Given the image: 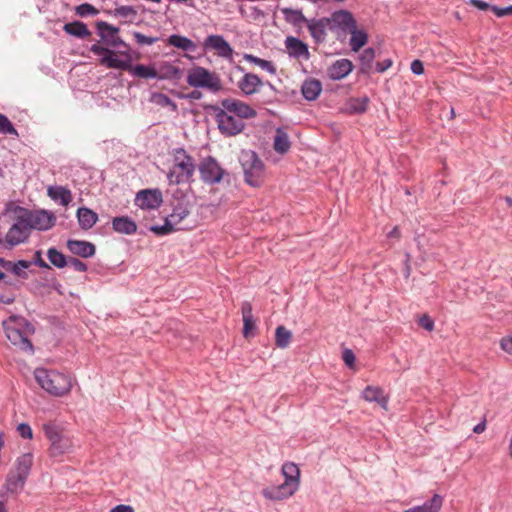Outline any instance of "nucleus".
<instances>
[{
  "instance_id": "f257e3e1",
  "label": "nucleus",
  "mask_w": 512,
  "mask_h": 512,
  "mask_svg": "<svg viewBox=\"0 0 512 512\" xmlns=\"http://www.w3.org/2000/svg\"><path fill=\"white\" fill-rule=\"evenodd\" d=\"M284 482L280 485L266 487L262 490L264 498L271 501H281L292 496L300 484V469L293 462H285L281 467Z\"/></svg>"
},
{
  "instance_id": "f03ea898",
  "label": "nucleus",
  "mask_w": 512,
  "mask_h": 512,
  "mask_svg": "<svg viewBox=\"0 0 512 512\" xmlns=\"http://www.w3.org/2000/svg\"><path fill=\"white\" fill-rule=\"evenodd\" d=\"M3 328L7 339L14 346L23 351L32 350L29 336L34 333V327L26 319L12 315L3 321Z\"/></svg>"
},
{
  "instance_id": "7ed1b4c3",
  "label": "nucleus",
  "mask_w": 512,
  "mask_h": 512,
  "mask_svg": "<svg viewBox=\"0 0 512 512\" xmlns=\"http://www.w3.org/2000/svg\"><path fill=\"white\" fill-rule=\"evenodd\" d=\"M195 160L184 149H176L172 153V163L167 173L171 185L188 183L195 172Z\"/></svg>"
},
{
  "instance_id": "20e7f679",
  "label": "nucleus",
  "mask_w": 512,
  "mask_h": 512,
  "mask_svg": "<svg viewBox=\"0 0 512 512\" xmlns=\"http://www.w3.org/2000/svg\"><path fill=\"white\" fill-rule=\"evenodd\" d=\"M34 375L41 388L53 396H64L72 388L70 376L56 370L37 368Z\"/></svg>"
},
{
  "instance_id": "39448f33",
  "label": "nucleus",
  "mask_w": 512,
  "mask_h": 512,
  "mask_svg": "<svg viewBox=\"0 0 512 512\" xmlns=\"http://www.w3.org/2000/svg\"><path fill=\"white\" fill-rule=\"evenodd\" d=\"M46 438L50 442L48 455L50 458H58L64 454L72 452V440L65 434L64 429L52 422L45 423L42 426Z\"/></svg>"
},
{
  "instance_id": "423d86ee",
  "label": "nucleus",
  "mask_w": 512,
  "mask_h": 512,
  "mask_svg": "<svg viewBox=\"0 0 512 512\" xmlns=\"http://www.w3.org/2000/svg\"><path fill=\"white\" fill-rule=\"evenodd\" d=\"M186 82L193 88H203L213 93L222 89L219 74L202 66L191 67L187 71Z\"/></svg>"
},
{
  "instance_id": "0eeeda50",
  "label": "nucleus",
  "mask_w": 512,
  "mask_h": 512,
  "mask_svg": "<svg viewBox=\"0 0 512 512\" xmlns=\"http://www.w3.org/2000/svg\"><path fill=\"white\" fill-rule=\"evenodd\" d=\"M12 211L14 223L6 233L5 241L9 246L14 247L28 240L31 229L24 214L17 212V206Z\"/></svg>"
},
{
  "instance_id": "6e6552de",
  "label": "nucleus",
  "mask_w": 512,
  "mask_h": 512,
  "mask_svg": "<svg viewBox=\"0 0 512 512\" xmlns=\"http://www.w3.org/2000/svg\"><path fill=\"white\" fill-rule=\"evenodd\" d=\"M245 181L258 187L262 183L264 174V165L254 152L246 153L242 159Z\"/></svg>"
},
{
  "instance_id": "1a4fd4ad",
  "label": "nucleus",
  "mask_w": 512,
  "mask_h": 512,
  "mask_svg": "<svg viewBox=\"0 0 512 512\" xmlns=\"http://www.w3.org/2000/svg\"><path fill=\"white\" fill-rule=\"evenodd\" d=\"M17 212L24 214L31 231L33 229L48 230L55 225V216L47 211H31L21 206H17Z\"/></svg>"
},
{
  "instance_id": "9d476101",
  "label": "nucleus",
  "mask_w": 512,
  "mask_h": 512,
  "mask_svg": "<svg viewBox=\"0 0 512 512\" xmlns=\"http://www.w3.org/2000/svg\"><path fill=\"white\" fill-rule=\"evenodd\" d=\"M218 128L226 136H235L243 131L245 123L241 119H236L232 113L223 108L216 115Z\"/></svg>"
},
{
  "instance_id": "9b49d317",
  "label": "nucleus",
  "mask_w": 512,
  "mask_h": 512,
  "mask_svg": "<svg viewBox=\"0 0 512 512\" xmlns=\"http://www.w3.org/2000/svg\"><path fill=\"white\" fill-rule=\"evenodd\" d=\"M222 107L228 112L236 115L239 119L254 118L257 112L249 104L234 98H228L221 101Z\"/></svg>"
},
{
  "instance_id": "f8f14e48",
  "label": "nucleus",
  "mask_w": 512,
  "mask_h": 512,
  "mask_svg": "<svg viewBox=\"0 0 512 512\" xmlns=\"http://www.w3.org/2000/svg\"><path fill=\"white\" fill-rule=\"evenodd\" d=\"M163 202L159 189H144L136 194L135 204L141 209H157Z\"/></svg>"
},
{
  "instance_id": "ddd939ff",
  "label": "nucleus",
  "mask_w": 512,
  "mask_h": 512,
  "mask_svg": "<svg viewBox=\"0 0 512 512\" xmlns=\"http://www.w3.org/2000/svg\"><path fill=\"white\" fill-rule=\"evenodd\" d=\"M199 171L202 180L207 183H218L223 176L222 168L212 157H208L201 162Z\"/></svg>"
},
{
  "instance_id": "4468645a",
  "label": "nucleus",
  "mask_w": 512,
  "mask_h": 512,
  "mask_svg": "<svg viewBox=\"0 0 512 512\" xmlns=\"http://www.w3.org/2000/svg\"><path fill=\"white\" fill-rule=\"evenodd\" d=\"M204 47L216 52L219 57L232 61L233 49L221 35H209L204 41Z\"/></svg>"
},
{
  "instance_id": "2eb2a0df",
  "label": "nucleus",
  "mask_w": 512,
  "mask_h": 512,
  "mask_svg": "<svg viewBox=\"0 0 512 512\" xmlns=\"http://www.w3.org/2000/svg\"><path fill=\"white\" fill-rule=\"evenodd\" d=\"M327 20L330 24V30L338 28L344 32H349L357 25L353 15L346 10H339L332 13L331 17L327 18Z\"/></svg>"
},
{
  "instance_id": "dca6fc26",
  "label": "nucleus",
  "mask_w": 512,
  "mask_h": 512,
  "mask_svg": "<svg viewBox=\"0 0 512 512\" xmlns=\"http://www.w3.org/2000/svg\"><path fill=\"white\" fill-rule=\"evenodd\" d=\"M96 26L99 36L105 44L111 47L124 45V42L118 36L119 28L104 21L97 22Z\"/></svg>"
},
{
  "instance_id": "f3484780",
  "label": "nucleus",
  "mask_w": 512,
  "mask_h": 512,
  "mask_svg": "<svg viewBox=\"0 0 512 512\" xmlns=\"http://www.w3.org/2000/svg\"><path fill=\"white\" fill-rule=\"evenodd\" d=\"M263 86L261 78L254 73H246L238 82V88L244 95L250 96L260 91Z\"/></svg>"
},
{
  "instance_id": "a211bd4d",
  "label": "nucleus",
  "mask_w": 512,
  "mask_h": 512,
  "mask_svg": "<svg viewBox=\"0 0 512 512\" xmlns=\"http://www.w3.org/2000/svg\"><path fill=\"white\" fill-rule=\"evenodd\" d=\"M353 70V64L348 59H339L331 64L327 69V75L332 80H341L349 75Z\"/></svg>"
},
{
  "instance_id": "6ab92c4d",
  "label": "nucleus",
  "mask_w": 512,
  "mask_h": 512,
  "mask_svg": "<svg viewBox=\"0 0 512 512\" xmlns=\"http://www.w3.org/2000/svg\"><path fill=\"white\" fill-rule=\"evenodd\" d=\"M285 46L288 54L292 57L302 58L304 60H308L310 58L308 46L298 38L292 36L287 37L285 40Z\"/></svg>"
},
{
  "instance_id": "aec40b11",
  "label": "nucleus",
  "mask_w": 512,
  "mask_h": 512,
  "mask_svg": "<svg viewBox=\"0 0 512 512\" xmlns=\"http://www.w3.org/2000/svg\"><path fill=\"white\" fill-rule=\"evenodd\" d=\"M156 78L160 80H179L182 77L181 69L171 62L163 61L157 64Z\"/></svg>"
},
{
  "instance_id": "412c9836",
  "label": "nucleus",
  "mask_w": 512,
  "mask_h": 512,
  "mask_svg": "<svg viewBox=\"0 0 512 512\" xmlns=\"http://www.w3.org/2000/svg\"><path fill=\"white\" fill-rule=\"evenodd\" d=\"M243 318V335L249 338L255 335L256 322L253 317L252 305L249 302H244L241 307Z\"/></svg>"
},
{
  "instance_id": "4be33fe9",
  "label": "nucleus",
  "mask_w": 512,
  "mask_h": 512,
  "mask_svg": "<svg viewBox=\"0 0 512 512\" xmlns=\"http://www.w3.org/2000/svg\"><path fill=\"white\" fill-rule=\"evenodd\" d=\"M124 55L127 58L126 60L120 59L118 54L110 49L106 56L100 59V64L110 69H121L127 71L130 68V59L127 54Z\"/></svg>"
},
{
  "instance_id": "5701e85b",
  "label": "nucleus",
  "mask_w": 512,
  "mask_h": 512,
  "mask_svg": "<svg viewBox=\"0 0 512 512\" xmlns=\"http://www.w3.org/2000/svg\"><path fill=\"white\" fill-rule=\"evenodd\" d=\"M362 397L368 402H375L385 410L388 405V397L383 394V389L378 386L368 385L362 391Z\"/></svg>"
},
{
  "instance_id": "b1692460",
  "label": "nucleus",
  "mask_w": 512,
  "mask_h": 512,
  "mask_svg": "<svg viewBox=\"0 0 512 512\" xmlns=\"http://www.w3.org/2000/svg\"><path fill=\"white\" fill-rule=\"evenodd\" d=\"M67 247L75 255L87 258L95 254V246L86 241L69 240Z\"/></svg>"
},
{
  "instance_id": "393cba45",
  "label": "nucleus",
  "mask_w": 512,
  "mask_h": 512,
  "mask_svg": "<svg viewBox=\"0 0 512 512\" xmlns=\"http://www.w3.org/2000/svg\"><path fill=\"white\" fill-rule=\"evenodd\" d=\"M328 28L330 29V24L327 18H322L308 26L311 36L317 43H322L326 40Z\"/></svg>"
},
{
  "instance_id": "a878e982",
  "label": "nucleus",
  "mask_w": 512,
  "mask_h": 512,
  "mask_svg": "<svg viewBox=\"0 0 512 512\" xmlns=\"http://www.w3.org/2000/svg\"><path fill=\"white\" fill-rule=\"evenodd\" d=\"M112 227L117 233L127 235L134 234L137 230L136 223L127 216L115 217L112 220Z\"/></svg>"
},
{
  "instance_id": "bb28decb",
  "label": "nucleus",
  "mask_w": 512,
  "mask_h": 512,
  "mask_svg": "<svg viewBox=\"0 0 512 512\" xmlns=\"http://www.w3.org/2000/svg\"><path fill=\"white\" fill-rule=\"evenodd\" d=\"M33 464V456L31 453H25L17 459L16 474L18 481L27 480Z\"/></svg>"
},
{
  "instance_id": "cd10ccee",
  "label": "nucleus",
  "mask_w": 512,
  "mask_h": 512,
  "mask_svg": "<svg viewBox=\"0 0 512 512\" xmlns=\"http://www.w3.org/2000/svg\"><path fill=\"white\" fill-rule=\"evenodd\" d=\"M443 505V497L439 494H434L433 497L423 503L422 505L414 506L404 512H439Z\"/></svg>"
},
{
  "instance_id": "c85d7f7f",
  "label": "nucleus",
  "mask_w": 512,
  "mask_h": 512,
  "mask_svg": "<svg viewBox=\"0 0 512 512\" xmlns=\"http://www.w3.org/2000/svg\"><path fill=\"white\" fill-rule=\"evenodd\" d=\"M47 192L51 199L63 206H68L73 199L71 191L63 186H50Z\"/></svg>"
},
{
  "instance_id": "c756f323",
  "label": "nucleus",
  "mask_w": 512,
  "mask_h": 512,
  "mask_svg": "<svg viewBox=\"0 0 512 512\" xmlns=\"http://www.w3.org/2000/svg\"><path fill=\"white\" fill-rule=\"evenodd\" d=\"M301 90L306 100L313 101L320 95L322 84L317 79H307L303 82Z\"/></svg>"
},
{
  "instance_id": "7c9ffc66",
  "label": "nucleus",
  "mask_w": 512,
  "mask_h": 512,
  "mask_svg": "<svg viewBox=\"0 0 512 512\" xmlns=\"http://www.w3.org/2000/svg\"><path fill=\"white\" fill-rule=\"evenodd\" d=\"M77 218L82 229L92 228L98 220V215L89 208L81 207L77 210Z\"/></svg>"
},
{
  "instance_id": "2f4dec72",
  "label": "nucleus",
  "mask_w": 512,
  "mask_h": 512,
  "mask_svg": "<svg viewBox=\"0 0 512 512\" xmlns=\"http://www.w3.org/2000/svg\"><path fill=\"white\" fill-rule=\"evenodd\" d=\"M349 33L351 35L349 45L352 51L358 52L362 47H364L367 44V33L362 29H358L357 25L354 28H352L349 31Z\"/></svg>"
},
{
  "instance_id": "473e14b6",
  "label": "nucleus",
  "mask_w": 512,
  "mask_h": 512,
  "mask_svg": "<svg viewBox=\"0 0 512 512\" xmlns=\"http://www.w3.org/2000/svg\"><path fill=\"white\" fill-rule=\"evenodd\" d=\"M167 44L174 46L183 51H195L197 49L196 43L185 36L173 34L168 37Z\"/></svg>"
},
{
  "instance_id": "72a5a7b5",
  "label": "nucleus",
  "mask_w": 512,
  "mask_h": 512,
  "mask_svg": "<svg viewBox=\"0 0 512 512\" xmlns=\"http://www.w3.org/2000/svg\"><path fill=\"white\" fill-rule=\"evenodd\" d=\"M63 30L72 36L78 37V38H87L91 35V32L87 28L86 24L80 21H74L71 23H66L63 27Z\"/></svg>"
},
{
  "instance_id": "f704fd0d",
  "label": "nucleus",
  "mask_w": 512,
  "mask_h": 512,
  "mask_svg": "<svg viewBox=\"0 0 512 512\" xmlns=\"http://www.w3.org/2000/svg\"><path fill=\"white\" fill-rule=\"evenodd\" d=\"M368 102L367 97L351 98L346 102L344 111L350 115L364 113L367 110Z\"/></svg>"
},
{
  "instance_id": "c9c22d12",
  "label": "nucleus",
  "mask_w": 512,
  "mask_h": 512,
  "mask_svg": "<svg viewBox=\"0 0 512 512\" xmlns=\"http://www.w3.org/2000/svg\"><path fill=\"white\" fill-rule=\"evenodd\" d=\"M273 147L280 154H285L291 147L288 134L281 128L276 130Z\"/></svg>"
},
{
  "instance_id": "e433bc0d",
  "label": "nucleus",
  "mask_w": 512,
  "mask_h": 512,
  "mask_svg": "<svg viewBox=\"0 0 512 512\" xmlns=\"http://www.w3.org/2000/svg\"><path fill=\"white\" fill-rule=\"evenodd\" d=\"M127 71L129 73H132L134 76L142 79L156 78V68L153 66H145L142 64L132 66L130 64V68Z\"/></svg>"
},
{
  "instance_id": "4c0bfd02",
  "label": "nucleus",
  "mask_w": 512,
  "mask_h": 512,
  "mask_svg": "<svg viewBox=\"0 0 512 512\" xmlns=\"http://www.w3.org/2000/svg\"><path fill=\"white\" fill-rule=\"evenodd\" d=\"M3 267L7 270H11L16 276L27 278L28 275L25 272L31 265L29 261L19 260L18 262L2 261Z\"/></svg>"
},
{
  "instance_id": "58836bf2",
  "label": "nucleus",
  "mask_w": 512,
  "mask_h": 512,
  "mask_svg": "<svg viewBox=\"0 0 512 512\" xmlns=\"http://www.w3.org/2000/svg\"><path fill=\"white\" fill-rule=\"evenodd\" d=\"M25 483L26 480H23L22 482L20 480L18 481L17 474L10 472L7 475L6 483L0 492H6V496L8 497V493H17L18 488L20 490L23 489Z\"/></svg>"
},
{
  "instance_id": "ea45409f",
  "label": "nucleus",
  "mask_w": 512,
  "mask_h": 512,
  "mask_svg": "<svg viewBox=\"0 0 512 512\" xmlns=\"http://www.w3.org/2000/svg\"><path fill=\"white\" fill-rule=\"evenodd\" d=\"M244 60L250 62V63H253L259 67H261L263 70H266L267 72H269L270 74L274 75L276 74V67L275 65L270 62V61H267L265 59H261L257 56H254L252 54H244Z\"/></svg>"
},
{
  "instance_id": "a19ab883",
  "label": "nucleus",
  "mask_w": 512,
  "mask_h": 512,
  "mask_svg": "<svg viewBox=\"0 0 512 512\" xmlns=\"http://www.w3.org/2000/svg\"><path fill=\"white\" fill-rule=\"evenodd\" d=\"M189 213L190 212L187 208L177 206L176 208H174L173 212L167 218L175 228L182 229L183 227H180V224L189 215Z\"/></svg>"
},
{
  "instance_id": "79ce46f5",
  "label": "nucleus",
  "mask_w": 512,
  "mask_h": 512,
  "mask_svg": "<svg viewBox=\"0 0 512 512\" xmlns=\"http://www.w3.org/2000/svg\"><path fill=\"white\" fill-rule=\"evenodd\" d=\"M292 338V333L284 326H279L275 332L276 344L279 348L284 349L288 346Z\"/></svg>"
},
{
  "instance_id": "37998d69",
  "label": "nucleus",
  "mask_w": 512,
  "mask_h": 512,
  "mask_svg": "<svg viewBox=\"0 0 512 512\" xmlns=\"http://www.w3.org/2000/svg\"><path fill=\"white\" fill-rule=\"evenodd\" d=\"M150 100L160 107H170L172 111H177V104L163 93H153Z\"/></svg>"
},
{
  "instance_id": "c03bdc74",
  "label": "nucleus",
  "mask_w": 512,
  "mask_h": 512,
  "mask_svg": "<svg viewBox=\"0 0 512 512\" xmlns=\"http://www.w3.org/2000/svg\"><path fill=\"white\" fill-rule=\"evenodd\" d=\"M47 256L49 261L58 268H63L67 265L68 260L55 248H50L47 252Z\"/></svg>"
},
{
  "instance_id": "a18cd8bd",
  "label": "nucleus",
  "mask_w": 512,
  "mask_h": 512,
  "mask_svg": "<svg viewBox=\"0 0 512 512\" xmlns=\"http://www.w3.org/2000/svg\"><path fill=\"white\" fill-rule=\"evenodd\" d=\"M0 133L1 134H9L18 137V132L14 128L11 121L7 118V116L0 113Z\"/></svg>"
},
{
  "instance_id": "49530a36",
  "label": "nucleus",
  "mask_w": 512,
  "mask_h": 512,
  "mask_svg": "<svg viewBox=\"0 0 512 512\" xmlns=\"http://www.w3.org/2000/svg\"><path fill=\"white\" fill-rule=\"evenodd\" d=\"M180 228H175L172 223H170L169 219H165L164 225L152 226L150 230L156 235L163 236L171 233L174 230H179Z\"/></svg>"
},
{
  "instance_id": "de8ad7c7",
  "label": "nucleus",
  "mask_w": 512,
  "mask_h": 512,
  "mask_svg": "<svg viewBox=\"0 0 512 512\" xmlns=\"http://www.w3.org/2000/svg\"><path fill=\"white\" fill-rule=\"evenodd\" d=\"M75 12L80 17H86L89 15H97L98 10L89 3H84L75 8Z\"/></svg>"
},
{
  "instance_id": "09e8293b",
  "label": "nucleus",
  "mask_w": 512,
  "mask_h": 512,
  "mask_svg": "<svg viewBox=\"0 0 512 512\" xmlns=\"http://www.w3.org/2000/svg\"><path fill=\"white\" fill-rule=\"evenodd\" d=\"M375 58V51L373 48L365 49L360 55V61L364 69H369Z\"/></svg>"
},
{
  "instance_id": "8fccbe9b",
  "label": "nucleus",
  "mask_w": 512,
  "mask_h": 512,
  "mask_svg": "<svg viewBox=\"0 0 512 512\" xmlns=\"http://www.w3.org/2000/svg\"><path fill=\"white\" fill-rule=\"evenodd\" d=\"M133 36L136 42L140 45H152L159 40L157 37L145 36L140 32H134Z\"/></svg>"
},
{
  "instance_id": "3c124183",
  "label": "nucleus",
  "mask_w": 512,
  "mask_h": 512,
  "mask_svg": "<svg viewBox=\"0 0 512 512\" xmlns=\"http://www.w3.org/2000/svg\"><path fill=\"white\" fill-rule=\"evenodd\" d=\"M17 431L20 434V436L24 439H32V437H33L32 428L30 427V425L28 423H25V422L20 423L17 426Z\"/></svg>"
},
{
  "instance_id": "603ef678",
  "label": "nucleus",
  "mask_w": 512,
  "mask_h": 512,
  "mask_svg": "<svg viewBox=\"0 0 512 512\" xmlns=\"http://www.w3.org/2000/svg\"><path fill=\"white\" fill-rule=\"evenodd\" d=\"M282 13L287 20L299 21L303 17L301 11L291 8H283Z\"/></svg>"
},
{
  "instance_id": "864d4df0",
  "label": "nucleus",
  "mask_w": 512,
  "mask_h": 512,
  "mask_svg": "<svg viewBox=\"0 0 512 512\" xmlns=\"http://www.w3.org/2000/svg\"><path fill=\"white\" fill-rule=\"evenodd\" d=\"M67 265L73 268L75 271L84 272L87 269V266L84 262L78 260L77 258H69Z\"/></svg>"
},
{
  "instance_id": "5fc2aeb1",
  "label": "nucleus",
  "mask_w": 512,
  "mask_h": 512,
  "mask_svg": "<svg viewBox=\"0 0 512 512\" xmlns=\"http://www.w3.org/2000/svg\"><path fill=\"white\" fill-rule=\"evenodd\" d=\"M342 359L348 368L352 369L353 371L357 370L356 354H342Z\"/></svg>"
},
{
  "instance_id": "6e6d98bb",
  "label": "nucleus",
  "mask_w": 512,
  "mask_h": 512,
  "mask_svg": "<svg viewBox=\"0 0 512 512\" xmlns=\"http://www.w3.org/2000/svg\"><path fill=\"white\" fill-rule=\"evenodd\" d=\"M135 14V10L131 6H121L115 9V15L121 17H129Z\"/></svg>"
},
{
  "instance_id": "4d7b16f0",
  "label": "nucleus",
  "mask_w": 512,
  "mask_h": 512,
  "mask_svg": "<svg viewBox=\"0 0 512 512\" xmlns=\"http://www.w3.org/2000/svg\"><path fill=\"white\" fill-rule=\"evenodd\" d=\"M492 12L498 17H504L508 15H512V5L504 8H500L497 6L491 7Z\"/></svg>"
},
{
  "instance_id": "13d9d810",
  "label": "nucleus",
  "mask_w": 512,
  "mask_h": 512,
  "mask_svg": "<svg viewBox=\"0 0 512 512\" xmlns=\"http://www.w3.org/2000/svg\"><path fill=\"white\" fill-rule=\"evenodd\" d=\"M419 325L427 331H432L434 328V321L428 315H423L419 319Z\"/></svg>"
},
{
  "instance_id": "bf43d9fd",
  "label": "nucleus",
  "mask_w": 512,
  "mask_h": 512,
  "mask_svg": "<svg viewBox=\"0 0 512 512\" xmlns=\"http://www.w3.org/2000/svg\"><path fill=\"white\" fill-rule=\"evenodd\" d=\"M109 48L104 47L100 44H93L90 48V51L94 53L95 55H100L102 57L106 56V54L109 52Z\"/></svg>"
},
{
  "instance_id": "052dcab7",
  "label": "nucleus",
  "mask_w": 512,
  "mask_h": 512,
  "mask_svg": "<svg viewBox=\"0 0 512 512\" xmlns=\"http://www.w3.org/2000/svg\"><path fill=\"white\" fill-rule=\"evenodd\" d=\"M411 70L416 75H421L424 72L423 63L420 60H414L411 63Z\"/></svg>"
},
{
  "instance_id": "680f3d73",
  "label": "nucleus",
  "mask_w": 512,
  "mask_h": 512,
  "mask_svg": "<svg viewBox=\"0 0 512 512\" xmlns=\"http://www.w3.org/2000/svg\"><path fill=\"white\" fill-rule=\"evenodd\" d=\"M110 512H134V508L130 505L119 504L113 507Z\"/></svg>"
},
{
  "instance_id": "e2e57ef3",
  "label": "nucleus",
  "mask_w": 512,
  "mask_h": 512,
  "mask_svg": "<svg viewBox=\"0 0 512 512\" xmlns=\"http://www.w3.org/2000/svg\"><path fill=\"white\" fill-rule=\"evenodd\" d=\"M500 346H501L502 350H504L506 352H511L512 351V336L503 338L500 342Z\"/></svg>"
},
{
  "instance_id": "0e129e2a",
  "label": "nucleus",
  "mask_w": 512,
  "mask_h": 512,
  "mask_svg": "<svg viewBox=\"0 0 512 512\" xmlns=\"http://www.w3.org/2000/svg\"><path fill=\"white\" fill-rule=\"evenodd\" d=\"M470 4L480 10H487V9H491V7H492L488 3H486L482 0H470Z\"/></svg>"
},
{
  "instance_id": "69168bd1",
  "label": "nucleus",
  "mask_w": 512,
  "mask_h": 512,
  "mask_svg": "<svg viewBox=\"0 0 512 512\" xmlns=\"http://www.w3.org/2000/svg\"><path fill=\"white\" fill-rule=\"evenodd\" d=\"M7 500L6 492H0V512H8L6 507Z\"/></svg>"
},
{
  "instance_id": "338daca9",
  "label": "nucleus",
  "mask_w": 512,
  "mask_h": 512,
  "mask_svg": "<svg viewBox=\"0 0 512 512\" xmlns=\"http://www.w3.org/2000/svg\"><path fill=\"white\" fill-rule=\"evenodd\" d=\"M392 65V61L391 60H385L384 62L382 63H377L376 65V70L378 72H384L386 69H388L390 66Z\"/></svg>"
},
{
  "instance_id": "774afa93",
  "label": "nucleus",
  "mask_w": 512,
  "mask_h": 512,
  "mask_svg": "<svg viewBox=\"0 0 512 512\" xmlns=\"http://www.w3.org/2000/svg\"><path fill=\"white\" fill-rule=\"evenodd\" d=\"M485 429H486V420L483 419L480 423H478L476 426H474L473 432L476 434H480V433L484 432Z\"/></svg>"
}]
</instances>
